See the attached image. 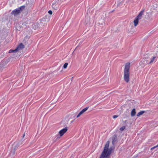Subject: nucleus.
I'll use <instances>...</instances> for the list:
<instances>
[{
	"instance_id": "obj_1",
	"label": "nucleus",
	"mask_w": 158,
	"mask_h": 158,
	"mask_svg": "<svg viewBox=\"0 0 158 158\" xmlns=\"http://www.w3.org/2000/svg\"><path fill=\"white\" fill-rule=\"evenodd\" d=\"M109 143L110 142L109 141L106 142L100 158H109V156L114 150V148L112 147H110L109 148Z\"/></svg>"
},
{
	"instance_id": "obj_2",
	"label": "nucleus",
	"mask_w": 158,
	"mask_h": 158,
	"mask_svg": "<svg viewBox=\"0 0 158 158\" xmlns=\"http://www.w3.org/2000/svg\"><path fill=\"white\" fill-rule=\"evenodd\" d=\"M130 63H126L124 70V79L127 83L130 80Z\"/></svg>"
},
{
	"instance_id": "obj_3",
	"label": "nucleus",
	"mask_w": 158,
	"mask_h": 158,
	"mask_svg": "<svg viewBox=\"0 0 158 158\" xmlns=\"http://www.w3.org/2000/svg\"><path fill=\"white\" fill-rule=\"evenodd\" d=\"M25 8V6H22L20 7L13 10L11 12V14L15 15H18L20 13L21 11H22Z\"/></svg>"
},
{
	"instance_id": "obj_4",
	"label": "nucleus",
	"mask_w": 158,
	"mask_h": 158,
	"mask_svg": "<svg viewBox=\"0 0 158 158\" xmlns=\"http://www.w3.org/2000/svg\"><path fill=\"white\" fill-rule=\"evenodd\" d=\"M58 1H56L53 2L52 5V7L55 10H57L59 7Z\"/></svg>"
},
{
	"instance_id": "obj_5",
	"label": "nucleus",
	"mask_w": 158,
	"mask_h": 158,
	"mask_svg": "<svg viewBox=\"0 0 158 158\" xmlns=\"http://www.w3.org/2000/svg\"><path fill=\"white\" fill-rule=\"evenodd\" d=\"M67 130L68 129L66 127L60 130L59 132V134H60V136H61L63 135Z\"/></svg>"
},
{
	"instance_id": "obj_6",
	"label": "nucleus",
	"mask_w": 158,
	"mask_h": 158,
	"mask_svg": "<svg viewBox=\"0 0 158 158\" xmlns=\"http://www.w3.org/2000/svg\"><path fill=\"white\" fill-rule=\"evenodd\" d=\"M89 107H86L85 108L83 109L78 114L77 116V118H78L83 113H84L89 108Z\"/></svg>"
},
{
	"instance_id": "obj_7",
	"label": "nucleus",
	"mask_w": 158,
	"mask_h": 158,
	"mask_svg": "<svg viewBox=\"0 0 158 158\" xmlns=\"http://www.w3.org/2000/svg\"><path fill=\"white\" fill-rule=\"evenodd\" d=\"M24 48V45L22 43H20L17 47L16 49L17 52L18 51Z\"/></svg>"
},
{
	"instance_id": "obj_8",
	"label": "nucleus",
	"mask_w": 158,
	"mask_h": 158,
	"mask_svg": "<svg viewBox=\"0 0 158 158\" xmlns=\"http://www.w3.org/2000/svg\"><path fill=\"white\" fill-rule=\"evenodd\" d=\"M144 12V10H141L139 13L138 15L136 17V18H138V19H140L141 18V17L142 15H143V12Z\"/></svg>"
},
{
	"instance_id": "obj_9",
	"label": "nucleus",
	"mask_w": 158,
	"mask_h": 158,
	"mask_svg": "<svg viewBox=\"0 0 158 158\" xmlns=\"http://www.w3.org/2000/svg\"><path fill=\"white\" fill-rule=\"evenodd\" d=\"M139 19H138V18H137L136 17L134 21V23L135 27H136L137 25L138 22H139Z\"/></svg>"
},
{
	"instance_id": "obj_10",
	"label": "nucleus",
	"mask_w": 158,
	"mask_h": 158,
	"mask_svg": "<svg viewBox=\"0 0 158 158\" xmlns=\"http://www.w3.org/2000/svg\"><path fill=\"white\" fill-rule=\"evenodd\" d=\"M136 114L135 110V109H133L132 110L131 112V115L132 117H133Z\"/></svg>"
},
{
	"instance_id": "obj_11",
	"label": "nucleus",
	"mask_w": 158,
	"mask_h": 158,
	"mask_svg": "<svg viewBox=\"0 0 158 158\" xmlns=\"http://www.w3.org/2000/svg\"><path fill=\"white\" fill-rule=\"evenodd\" d=\"M145 112V111L144 110H142L139 112L137 114V117H139L140 115L143 114Z\"/></svg>"
},
{
	"instance_id": "obj_12",
	"label": "nucleus",
	"mask_w": 158,
	"mask_h": 158,
	"mask_svg": "<svg viewBox=\"0 0 158 158\" xmlns=\"http://www.w3.org/2000/svg\"><path fill=\"white\" fill-rule=\"evenodd\" d=\"M156 58V56L153 57L151 59V61L149 63V64H151V63H152L154 61V60H155Z\"/></svg>"
},
{
	"instance_id": "obj_13",
	"label": "nucleus",
	"mask_w": 158,
	"mask_h": 158,
	"mask_svg": "<svg viewBox=\"0 0 158 158\" xmlns=\"http://www.w3.org/2000/svg\"><path fill=\"white\" fill-rule=\"evenodd\" d=\"M17 52V51L16 49L14 50L10 49L9 51V53H12V52Z\"/></svg>"
},
{
	"instance_id": "obj_14",
	"label": "nucleus",
	"mask_w": 158,
	"mask_h": 158,
	"mask_svg": "<svg viewBox=\"0 0 158 158\" xmlns=\"http://www.w3.org/2000/svg\"><path fill=\"white\" fill-rule=\"evenodd\" d=\"M68 65V63H65L63 66V68L64 69H66Z\"/></svg>"
},
{
	"instance_id": "obj_15",
	"label": "nucleus",
	"mask_w": 158,
	"mask_h": 158,
	"mask_svg": "<svg viewBox=\"0 0 158 158\" xmlns=\"http://www.w3.org/2000/svg\"><path fill=\"white\" fill-rule=\"evenodd\" d=\"M125 128V126H123L122 127H121L120 128V131H123Z\"/></svg>"
},
{
	"instance_id": "obj_16",
	"label": "nucleus",
	"mask_w": 158,
	"mask_h": 158,
	"mask_svg": "<svg viewBox=\"0 0 158 158\" xmlns=\"http://www.w3.org/2000/svg\"><path fill=\"white\" fill-rule=\"evenodd\" d=\"M116 139H115V138L113 137L112 139V143L114 144V143L116 142Z\"/></svg>"
},
{
	"instance_id": "obj_17",
	"label": "nucleus",
	"mask_w": 158,
	"mask_h": 158,
	"mask_svg": "<svg viewBox=\"0 0 158 158\" xmlns=\"http://www.w3.org/2000/svg\"><path fill=\"white\" fill-rule=\"evenodd\" d=\"M118 117V116L117 115H114L113 116V118H117Z\"/></svg>"
},
{
	"instance_id": "obj_18",
	"label": "nucleus",
	"mask_w": 158,
	"mask_h": 158,
	"mask_svg": "<svg viewBox=\"0 0 158 158\" xmlns=\"http://www.w3.org/2000/svg\"><path fill=\"white\" fill-rule=\"evenodd\" d=\"M48 13L50 15H52V12L51 10H49L48 11Z\"/></svg>"
},
{
	"instance_id": "obj_19",
	"label": "nucleus",
	"mask_w": 158,
	"mask_h": 158,
	"mask_svg": "<svg viewBox=\"0 0 158 158\" xmlns=\"http://www.w3.org/2000/svg\"><path fill=\"white\" fill-rule=\"evenodd\" d=\"M158 146H157V145L156 146H154L152 148H151V150H152L153 149H154V148H156L157 147H158Z\"/></svg>"
},
{
	"instance_id": "obj_20",
	"label": "nucleus",
	"mask_w": 158,
	"mask_h": 158,
	"mask_svg": "<svg viewBox=\"0 0 158 158\" xmlns=\"http://www.w3.org/2000/svg\"><path fill=\"white\" fill-rule=\"evenodd\" d=\"M25 133H24V134L23 135V137L25 136Z\"/></svg>"
},
{
	"instance_id": "obj_21",
	"label": "nucleus",
	"mask_w": 158,
	"mask_h": 158,
	"mask_svg": "<svg viewBox=\"0 0 158 158\" xmlns=\"http://www.w3.org/2000/svg\"><path fill=\"white\" fill-rule=\"evenodd\" d=\"M157 146H158V144H157Z\"/></svg>"
}]
</instances>
